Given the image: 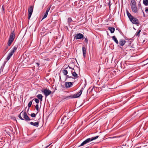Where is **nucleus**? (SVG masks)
Returning a JSON list of instances; mask_svg holds the SVG:
<instances>
[{"label":"nucleus","mask_w":148,"mask_h":148,"mask_svg":"<svg viewBox=\"0 0 148 148\" xmlns=\"http://www.w3.org/2000/svg\"><path fill=\"white\" fill-rule=\"evenodd\" d=\"M133 12L134 13H137L138 12V9L136 6L131 7Z\"/></svg>","instance_id":"obj_15"},{"label":"nucleus","mask_w":148,"mask_h":148,"mask_svg":"<svg viewBox=\"0 0 148 148\" xmlns=\"http://www.w3.org/2000/svg\"><path fill=\"white\" fill-rule=\"evenodd\" d=\"M71 72L72 75L74 77V79L78 78V76L75 71L73 72L72 71H71Z\"/></svg>","instance_id":"obj_13"},{"label":"nucleus","mask_w":148,"mask_h":148,"mask_svg":"<svg viewBox=\"0 0 148 148\" xmlns=\"http://www.w3.org/2000/svg\"><path fill=\"white\" fill-rule=\"evenodd\" d=\"M69 75H66V79H67L68 78H69Z\"/></svg>","instance_id":"obj_37"},{"label":"nucleus","mask_w":148,"mask_h":148,"mask_svg":"<svg viewBox=\"0 0 148 148\" xmlns=\"http://www.w3.org/2000/svg\"><path fill=\"white\" fill-rule=\"evenodd\" d=\"M2 11H3V12H4V8L3 7V5L2 8Z\"/></svg>","instance_id":"obj_34"},{"label":"nucleus","mask_w":148,"mask_h":148,"mask_svg":"<svg viewBox=\"0 0 148 148\" xmlns=\"http://www.w3.org/2000/svg\"><path fill=\"white\" fill-rule=\"evenodd\" d=\"M32 97H31L30 98L31 99L32 98Z\"/></svg>","instance_id":"obj_46"},{"label":"nucleus","mask_w":148,"mask_h":148,"mask_svg":"<svg viewBox=\"0 0 148 148\" xmlns=\"http://www.w3.org/2000/svg\"><path fill=\"white\" fill-rule=\"evenodd\" d=\"M73 82H66L65 83V86L66 88H69L73 85Z\"/></svg>","instance_id":"obj_10"},{"label":"nucleus","mask_w":148,"mask_h":148,"mask_svg":"<svg viewBox=\"0 0 148 148\" xmlns=\"http://www.w3.org/2000/svg\"><path fill=\"white\" fill-rule=\"evenodd\" d=\"M138 6L139 7H141V5L140 3L138 4Z\"/></svg>","instance_id":"obj_38"},{"label":"nucleus","mask_w":148,"mask_h":148,"mask_svg":"<svg viewBox=\"0 0 148 148\" xmlns=\"http://www.w3.org/2000/svg\"><path fill=\"white\" fill-rule=\"evenodd\" d=\"M112 38L113 40L115 42V43L117 45H118V41L117 39L116 38L115 36H113L112 37Z\"/></svg>","instance_id":"obj_16"},{"label":"nucleus","mask_w":148,"mask_h":148,"mask_svg":"<svg viewBox=\"0 0 148 148\" xmlns=\"http://www.w3.org/2000/svg\"><path fill=\"white\" fill-rule=\"evenodd\" d=\"M67 113H68V112H64L63 114L64 115L65 114H66V115H67Z\"/></svg>","instance_id":"obj_35"},{"label":"nucleus","mask_w":148,"mask_h":148,"mask_svg":"<svg viewBox=\"0 0 148 148\" xmlns=\"http://www.w3.org/2000/svg\"><path fill=\"white\" fill-rule=\"evenodd\" d=\"M18 117L21 120H25L27 121L31 120L26 112H21Z\"/></svg>","instance_id":"obj_2"},{"label":"nucleus","mask_w":148,"mask_h":148,"mask_svg":"<svg viewBox=\"0 0 148 148\" xmlns=\"http://www.w3.org/2000/svg\"><path fill=\"white\" fill-rule=\"evenodd\" d=\"M62 72L64 75H66L68 74V71L66 69L63 70L62 71Z\"/></svg>","instance_id":"obj_26"},{"label":"nucleus","mask_w":148,"mask_h":148,"mask_svg":"<svg viewBox=\"0 0 148 148\" xmlns=\"http://www.w3.org/2000/svg\"><path fill=\"white\" fill-rule=\"evenodd\" d=\"M47 15L48 14L45 13L42 19V20L46 18L47 16Z\"/></svg>","instance_id":"obj_30"},{"label":"nucleus","mask_w":148,"mask_h":148,"mask_svg":"<svg viewBox=\"0 0 148 148\" xmlns=\"http://www.w3.org/2000/svg\"><path fill=\"white\" fill-rule=\"evenodd\" d=\"M83 91V88H82L80 90L79 92L76 94H75L73 95H71L70 96H67L64 99H68L70 98H77L79 97L81 95Z\"/></svg>","instance_id":"obj_5"},{"label":"nucleus","mask_w":148,"mask_h":148,"mask_svg":"<svg viewBox=\"0 0 148 148\" xmlns=\"http://www.w3.org/2000/svg\"><path fill=\"white\" fill-rule=\"evenodd\" d=\"M73 21L72 18L71 17H69L68 19V22L69 23H70Z\"/></svg>","instance_id":"obj_29"},{"label":"nucleus","mask_w":148,"mask_h":148,"mask_svg":"<svg viewBox=\"0 0 148 148\" xmlns=\"http://www.w3.org/2000/svg\"><path fill=\"white\" fill-rule=\"evenodd\" d=\"M34 100L35 101V102H36V103H38V104L39 103V100L38 99H36V98H34V99H33L32 100V101H33Z\"/></svg>","instance_id":"obj_28"},{"label":"nucleus","mask_w":148,"mask_h":148,"mask_svg":"<svg viewBox=\"0 0 148 148\" xmlns=\"http://www.w3.org/2000/svg\"><path fill=\"white\" fill-rule=\"evenodd\" d=\"M13 55V54L11 53H10L8 56L6 58V60H8Z\"/></svg>","instance_id":"obj_22"},{"label":"nucleus","mask_w":148,"mask_h":148,"mask_svg":"<svg viewBox=\"0 0 148 148\" xmlns=\"http://www.w3.org/2000/svg\"><path fill=\"white\" fill-rule=\"evenodd\" d=\"M34 9V5L31 6L28 8V19H29L32 14Z\"/></svg>","instance_id":"obj_6"},{"label":"nucleus","mask_w":148,"mask_h":148,"mask_svg":"<svg viewBox=\"0 0 148 148\" xmlns=\"http://www.w3.org/2000/svg\"><path fill=\"white\" fill-rule=\"evenodd\" d=\"M108 29L110 31L111 33H113L114 32L115 28L114 27H109Z\"/></svg>","instance_id":"obj_21"},{"label":"nucleus","mask_w":148,"mask_h":148,"mask_svg":"<svg viewBox=\"0 0 148 148\" xmlns=\"http://www.w3.org/2000/svg\"><path fill=\"white\" fill-rule=\"evenodd\" d=\"M35 108L37 111L38 110V104H37L35 106Z\"/></svg>","instance_id":"obj_33"},{"label":"nucleus","mask_w":148,"mask_h":148,"mask_svg":"<svg viewBox=\"0 0 148 148\" xmlns=\"http://www.w3.org/2000/svg\"><path fill=\"white\" fill-rule=\"evenodd\" d=\"M71 112H68V113H67V115H66V114H65V115L64 116V117H66V116H68L70 118L71 116L73 115Z\"/></svg>","instance_id":"obj_19"},{"label":"nucleus","mask_w":148,"mask_h":148,"mask_svg":"<svg viewBox=\"0 0 148 148\" xmlns=\"http://www.w3.org/2000/svg\"><path fill=\"white\" fill-rule=\"evenodd\" d=\"M110 1L109 2V3L108 4H109V7L110 8Z\"/></svg>","instance_id":"obj_39"},{"label":"nucleus","mask_w":148,"mask_h":148,"mask_svg":"<svg viewBox=\"0 0 148 148\" xmlns=\"http://www.w3.org/2000/svg\"><path fill=\"white\" fill-rule=\"evenodd\" d=\"M89 148V147H86V148Z\"/></svg>","instance_id":"obj_45"},{"label":"nucleus","mask_w":148,"mask_h":148,"mask_svg":"<svg viewBox=\"0 0 148 148\" xmlns=\"http://www.w3.org/2000/svg\"><path fill=\"white\" fill-rule=\"evenodd\" d=\"M50 7H49L47 9V10H46L45 13H47V14H48V12L50 10Z\"/></svg>","instance_id":"obj_32"},{"label":"nucleus","mask_w":148,"mask_h":148,"mask_svg":"<svg viewBox=\"0 0 148 148\" xmlns=\"http://www.w3.org/2000/svg\"><path fill=\"white\" fill-rule=\"evenodd\" d=\"M82 52L84 58H85L86 53V48L85 47H82Z\"/></svg>","instance_id":"obj_12"},{"label":"nucleus","mask_w":148,"mask_h":148,"mask_svg":"<svg viewBox=\"0 0 148 148\" xmlns=\"http://www.w3.org/2000/svg\"><path fill=\"white\" fill-rule=\"evenodd\" d=\"M15 37V34L14 30L12 31L8 41V45L9 46L10 45L12 42L14 41Z\"/></svg>","instance_id":"obj_4"},{"label":"nucleus","mask_w":148,"mask_h":148,"mask_svg":"<svg viewBox=\"0 0 148 148\" xmlns=\"http://www.w3.org/2000/svg\"><path fill=\"white\" fill-rule=\"evenodd\" d=\"M143 3L145 5H148V0H143Z\"/></svg>","instance_id":"obj_25"},{"label":"nucleus","mask_w":148,"mask_h":148,"mask_svg":"<svg viewBox=\"0 0 148 148\" xmlns=\"http://www.w3.org/2000/svg\"><path fill=\"white\" fill-rule=\"evenodd\" d=\"M30 124L32 125L38 127L39 125V122H37L35 123L31 122L30 123Z\"/></svg>","instance_id":"obj_14"},{"label":"nucleus","mask_w":148,"mask_h":148,"mask_svg":"<svg viewBox=\"0 0 148 148\" xmlns=\"http://www.w3.org/2000/svg\"><path fill=\"white\" fill-rule=\"evenodd\" d=\"M85 39L84 41L85 42V43L86 44H87L88 43V39L87 38V37H86V38H85L84 37V38H83V39Z\"/></svg>","instance_id":"obj_27"},{"label":"nucleus","mask_w":148,"mask_h":148,"mask_svg":"<svg viewBox=\"0 0 148 148\" xmlns=\"http://www.w3.org/2000/svg\"><path fill=\"white\" fill-rule=\"evenodd\" d=\"M136 1L134 0H131L130 3L131 7L136 6Z\"/></svg>","instance_id":"obj_17"},{"label":"nucleus","mask_w":148,"mask_h":148,"mask_svg":"<svg viewBox=\"0 0 148 148\" xmlns=\"http://www.w3.org/2000/svg\"><path fill=\"white\" fill-rule=\"evenodd\" d=\"M6 62L5 61L4 62L2 66L0 68V73H1V72H2L4 68V66L5 65V63H6Z\"/></svg>","instance_id":"obj_23"},{"label":"nucleus","mask_w":148,"mask_h":148,"mask_svg":"<svg viewBox=\"0 0 148 148\" xmlns=\"http://www.w3.org/2000/svg\"><path fill=\"white\" fill-rule=\"evenodd\" d=\"M141 29L138 30L136 33L135 35L138 37L140 36V32Z\"/></svg>","instance_id":"obj_24"},{"label":"nucleus","mask_w":148,"mask_h":148,"mask_svg":"<svg viewBox=\"0 0 148 148\" xmlns=\"http://www.w3.org/2000/svg\"><path fill=\"white\" fill-rule=\"evenodd\" d=\"M126 41L124 39H122L119 40L118 42V47L121 48H122V47L125 44Z\"/></svg>","instance_id":"obj_7"},{"label":"nucleus","mask_w":148,"mask_h":148,"mask_svg":"<svg viewBox=\"0 0 148 148\" xmlns=\"http://www.w3.org/2000/svg\"><path fill=\"white\" fill-rule=\"evenodd\" d=\"M36 114H34V113H32L31 115V116L32 117H35V116H36Z\"/></svg>","instance_id":"obj_31"},{"label":"nucleus","mask_w":148,"mask_h":148,"mask_svg":"<svg viewBox=\"0 0 148 148\" xmlns=\"http://www.w3.org/2000/svg\"><path fill=\"white\" fill-rule=\"evenodd\" d=\"M42 92L44 93L46 97L50 95L51 93V91L50 90L47 88L42 90Z\"/></svg>","instance_id":"obj_9"},{"label":"nucleus","mask_w":148,"mask_h":148,"mask_svg":"<svg viewBox=\"0 0 148 148\" xmlns=\"http://www.w3.org/2000/svg\"><path fill=\"white\" fill-rule=\"evenodd\" d=\"M36 97L39 99L40 101H42L43 96L41 94H39L36 96Z\"/></svg>","instance_id":"obj_20"},{"label":"nucleus","mask_w":148,"mask_h":148,"mask_svg":"<svg viewBox=\"0 0 148 148\" xmlns=\"http://www.w3.org/2000/svg\"><path fill=\"white\" fill-rule=\"evenodd\" d=\"M32 101H29V102L28 103L27 105V106L26 108L25 109V111H26V109H27V111H28L29 108L31 106V105L32 104Z\"/></svg>","instance_id":"obj_11"},{"label":"nucleus","mask_w":148,"mask_h":148,"mask_svg":"<svg viewBox=\"0 0 148 148\" xmlns=\"http://www.w3.org/2000/svg\"><path fill=\"white\" fill-rule=\"evenodd\" d=\"M18 47V46H14L13 49H12L10 53H12V54H13L14 52L17 49V48Z\"/></svg>","instance_id":"obj_18"},{"label":"nucleus","mask_w":148,"mask_h":148,"mask_svg":"<svg viewBox=\"0 0 148 148\" xmlns=\"http://www.w3.org/2000/svg\"><path fill=\"white\" fill-rule=\"evenodd\" d=\"M71 69H72L73 70H74V68H72Z\"/></svg>","instance_id":"obj_43"},{"label":"nucleus","mask_w":148,"mask_h":148,"mask_svg":"<svg viewBox=\"0 0 148 148\" xmlns=\"http://www.w3.org/2000/svg\"><path fill=\"white\" fill-rule=\"evenodd\" d=\"M126 13L127 15L131 22L133 24H136L137 25H138L140 23L138 19L132 15L127 10Z\"/></svg>","instance_id":"obj_1"},{"label":"nucleus","mask_w":148,"mask_h":148,"mask_svg":"<svg viewBox=\"0 0 148 148\" xmlns=\"http://www.w3.org/2000/svg\"><path fill=\"white\" fill-rule=\"evenodd\" d=\"M69 78H73V77L72 76H69Z\"/></svg>","instance_id":"obj_41"},{"label":"nucleus","mask_w":148,"mask_h":148,"mask_svg":"<svg viewBox=\"0 0 148 148\" xmlns=\"http://www.w3.org/2000/svg\"><path fill=\"white\" fill-rule=\"evenodd\" d=\"M68 67H69L70 69H72V68H71V67H70V66H68Z\"/></svg>","instance_id":"obj_44"},{"label":"nucleus","mask_w":148,"mask_h":148,"mask_svg":"<svg viewBox=\"0 0 148 148\" xmlns=\"http://www.w3.org/2000/svg\"><path fill=\"white\" fill-rule=\"evenodd\" d=\"M145 11L147 13V12L148 13V8H145Z\"/></svg>","instance_id":"obj_36"},{"label":"nucleus","mask_w":148,"mask_h":148,"mask_svg":"<svg viewBox=\"0 0 148 148\" xmlns=\"http://www.w3.org/2000/svg\"><path fill=\"white\" fill-rule=\"evenodd\" d=\"M74 38L75 39H83V38H84V36L82 34L79 33L76 34Z\"/></svg>","instance_id":"obj_8"},{"label":"nucleus","mask_w":148,"mask_h":148,"mask_svg":"<svg viewBox=\"0 0 148 148\" xmlns=\"http://www.w3.org/2000/svg\"><path fill=\"white\" fill-rule=\"evenodd\" d=\"M143 13L144 16V17H145V14H144V12H143Z\"/></svg>","instance_id":"obj_42"},{"label":"nucleus","mask_w":148,"mask_h":148,"mask_svg":"<svg viewBox=\"0 0 148 148\" xmlns=\"http://www.w3.org/2000/svg\"><path fill=\"white\" fill-rule=\"evenodd\" d=\"M99 137V136H97L94 137H92L91 138H89L84 141L79 146V147L83 146L90 142L95 140L97 138Z\"/></svg>","instance_id":"obj_3"},{"label":"nucleus","mask_w":148,"mask_h":148,"mask_svg":"<svg viewBox=\"0 0 148 148\" xmlns=\"http://www.w3.org/2000/svg\"><path fill=\"white\" fill-rule=\"evenodd\" d=\"M36 64L38 66H39L40 65V64L38 63H36Z\"/></svg>","instance_id":"obj_40"}]
</instances>
